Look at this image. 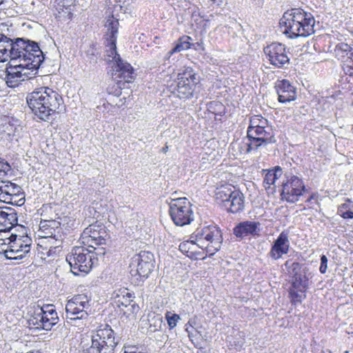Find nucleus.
<instances>
[{
  "label": "nucleus",
  "instance_id": "nucleus-46",
  "mask_svg": "<svg viewBox=\"0 0 353 353\" xmlns=\"http://www.w3.org/2000/svg\"><path fill=\"white\" fill-rule=\"evenodd\" d=\"M327 269V258L325 255L321 256V265L319 271L321 274H325Z\"/></svg>",
  "mask_w": 353,
  "mask_h": 353
},
{
  "label": "nucleus",
  "instance_id": "nucleus-45",
  "mask_svg": "<svg viewBox=\"0 0 353 353\" xmlns=\"http://www.w3.org/2000/svg\"><path fill=\"white\" fill-rule=\"evenodd\" d=\"M117 300H116V303L119 307L124 306L127 307L128 305H130L131 301V294L128 292L125 293V295H123L122 296H120L119 295L117 296Z\"/></svg>",
  "mask_w": 353,
  "mask_h": 353
},
{
  "label": "nucleus",
  "instance_id": "nucleus-33",
  "mask_svg": "<svg viewBox=\"0 0 353 353\" xmlns=\"http://www.w3.org/2000/svg\"><path fill=\"white\" fill-rule=\"evenodd\" d=\"M57 10L59 14L63 12L62 17L70 19L72 15L71 6H73V0H55Z\"/></svg>",
  "mask_w": 353,
  "mask_h": 353
},
{
  "label": "nucleus",
  "instance_id": "nucleus-10",
  "mask_svg": "<svg viewBox=\"0 0 353 353\" xmlns=\"http://www.w3.org/2000/svg\"><path fill=\"white\" fill-rule=\"evenodd\" d=\"M199 81L198 74L192 68L185 67L181 72L178 74L177 82L173 93L180 99H189L192 97Z\"/></svg>",
  "mask_w": 353,
  "mask_h": 353
},
{
  "label": "nucleus",
  "instance_id": "nucleus-19",
  "mask_svg": "<svg viewBox=\"0 0 353 353\" xmlns=\"http://www.w3.org/2000/svg\"><path fill=\"white\" fill-rule=\"evenodd\" d=\"M10 252L9 257L10 259H19L25 256L30 250L31 240L27 236H19L12 234L10 235Z\"/></svg>",
  "mask_w": 353,
  "mask_h": 353
},
{
  "label": "nucleus",
  "instance_id": "nucleus-40",
  "mask_svg": "<svg viewBox=\"0 0 353 353\" xmlns=\"http://www.w3.org/2000/svg\"><path fill=\"white\" fill-rule=\"evenodd\" d=\"M87 61L90 63L94 64L97 62L99 57V50L94 46H90L85 52Z\"/></svg>",
  "mask_w": 353,
  "mask_h": 353
},
{
  "label": "nucleus",
  "instance_id": "nucleus-34",
  "mask_svg": "<svg viewBox=\"0 0 353 353\" xmlns=\"http://www.w3.org/2000/svg\"><path fill=\"white\" fill-rule=\"evenodd\" d=\"M282 169L277 166L274 170H269L265 175L263 184L265 188H270L271 185H274L276 181L281 177Z\"/></svg>",
  "mask_w": 353,
  "mask_h": 353
},
{
  "label": "nucleus",
  "instance_id": "nucleus-2",
  "mask_svg": "<svg viewBox=\"0 0 353 353\" xmlns=\"http://www.w3.org/2000/svg\"><path fill=\"white\" fill-rule=\"evenodd\" d=\"M12 61H18L19 63L27 65L30 70L37 72L44 60V54L38 43L23 38L14 40L12 49Z\"/></svg>",
  "mask_w": 353,
  "mask_h": 353
},
{
  "label": "nucleus",
  "instance_id": "nucleus-14",
  "mask_svg": "<svg viewBox=\"0 0 353 353\" xmlns=\"http://www.w3.org/2000/svg\"><path fill=\"white\" fill-rule=\"evenodd\" d=\"M119 25L118 19H115L113 16H109L106 18L105 27L107 29L106 47L108 48L105 50V56L107 57L105 59L107 61L114 62V63L117 61L121 59L119 54L117 52L116 46Z\"/></svg>",
  "mask_w": 353,
  "mask_h": 353
},
{
  "label": "nucleus",
  "instance_id": "nucleus-20",
  "mask_svg": "<svg viewBox=\"0 0 353 353\" xmlns=\"http://www.w3.org/2000/svg\"><path fill=\"white\" fill-rule=\"evenodd\" d=\"M112 68V77L117 81V85L120 89L122 85L131 82L134 79V70L130 63L120 59L114 63Z\"/></svg>",
  "mask_w": 353,
  "mask_h": 353
},
{
  "label": "nucleus",
  "instance_id": "nucleus-21",
  "mask_svg": "<svg viewBox=\"0 0 353 353\" xmlns=\"http://www.w3.org/2000/svg\"><path fill=\"white\" fill-rule=\"evenodd\" d=\"M290 249V241L288 234L282 232L277 239L273 242L268 255L274 260H278L283 254L288 253Z\"/></svg>",
  "mask_w": 353,
  "mask_h": 353
},
{
  "label": "nucleus",
  "instance_id": "nucleus-15",
  "mask_svg": "<svg viewBox=\"0 0 353 353\" xmlns=\"http://www.w3.org/2000/svg\"><path fill=\"white\" fill-rule=\"evenodd\" d=\"M37 73L36 71L28 68L26 64L19 63L15 65H10L6 68L4 79L8 87L15 88L21 82L34 77Z\"/></svg>",
  "mask_w": 353,
  "mask_h": 353
},
{
  "label": "nucleus",
  "instance_id": "nucleus-1",
  "mask_svg": "<svg viewBox=\"0 0 353 353\" xmlns=\"http://www.w3.org/2000/svg\"><path fill=\"white\" fill-rule=\"evenodd\" d=\"M27 103L34 114L45 121L58 112L63 100L61 94L48 87H42L28 94Z\"/></svg>",
  "mask_w": 353,
  "mask_h": 353
},
{
  "label": "nucleus",
  "instance_id": "nucleus-28",
  "mask_svg": "<svg viewBox=\"0 0 353 353\" xmlns=\"http://www.w3.org/2000/svg\"><path fill=\"white\" fill-rule=\"evenodd\" d=\"M14 41L6 35L0 33V62H6L8 60L12 61V49Z\"/></svg>",
  "mask_w": 353,
  "mask_h": 353
},
{
  "label": "nucleus",
  "instance_id": "nucleus-36",
  "mask_svg": "<svg viewBox=\"0 0 353 353\" xmlns=\"http://www.w3.org/2000/svg\"><path fill=\"white\" fill-rule=\"evenodd\" d=\"M191 38L190 37H182L179 40V42L176 44L174 48L168 52V57L175 52H179L182 50H185L191 47V43L189 40Z\"/></svg>",
  "mask_w": 353,
  "mask_h": 353
},
{
  "label": "nucleus",
  "instance_id": "nucleus-27",
  "mask_svg": "<svg viewBox=\"0 0 353 353\" xmlns=\"http://www.w3.org/2000/svg\"><path fill=\"white\" fill-rule=\"evenodd\" d=\"M260 223L255 221H243L239 223L233 230L236 236L243 238L248 235H255L259 232Z\"/></svg>",
  "mask_w": 353,
  "mask_h": 353
},
{
  "label": "nucleus",
  "instance_id": "nucleus-18",
  "mask_svg": "<svg viewBox=\"0 0 353 353\" xmlns=\"http://www.w3.org/2000/svg\"><path fill=\"white\" fill-rule=\"evenodd\" d=\"M106 236L105 230L98 225H90L81 234L82 243L88 244L93 250L101 252V248H96L94 245L104 244Z\"/></svg>",
  "mask_w": 353,
  "mask_h": 353
},
{
  "label": "nucleus",
  "instance_id": "nucleus-24",
  "mask_svg": "<svg viewBox=\"0 0 353 353\" xmlns=\"http://www.w3.org/2000/svg\"><path fill=\"white\" fill-rule=\"evenodd\" d=\"M279 101L283 103L295 100L296 92L295 88L288 80L279 81L276 85Z\"/></svg>",
  "mask_w": 353,
  "mask_h": 353
},
{
  "label": "nucleus",
  "instance_id": "nucleus-3",
  "mask_svg": "<svg viewBox=\"0 0 353 353\" xmlns=\"http://www.w3.org/2000/svg\"><path fill=\"white\" fill-rule=\"evenodd\" d=\"M119 342L112 327L105 325L98 329L90 337V341L82 339L81 346L84 353H114Z\"/></svg>",
  "mask_w": 353,
  "mask_h": 353
},
{
  "label": "nucleus",
  "instance_id": "nucleus-38",
  "mask_svg": "<svg viewBox=\"0 0 353 353\" xmlns=\"http://www.w3.org/2000/svg\"><path fill=\"white\" fill-rule=\"evenodd\" d=\"M259 126L268 128V120L260 115H254L250 118L248 128H256Z\"/></svg>",
  "mask_w": 353,
  "mask_h": 353
},
{
  "label": "nucleus",
  "instance_id": "nucleus-30",
  "mask_svg": "<svg viewBox=\"0 0 353 353\" xmlns=\"http://www.w3.org/2000/svg\"><path fill=\"white\" fill-rule=\"evenodd\" d=\"M302 20L299 21L300 37H307L314 32V26L315 20L313 15L310 12H307L302 9Z\"/></svg>",
  "mask_w": 353,
  "mask_h": 353
},
{
  "label": "nucleus",
  "instance_id": "nucleus-39",
  "mask_svg": "<svg viewBox=\"0 0 353 353\" xmlns=\"http://www.w3.org/2000/svg\"><path fill=\"white\" fill-rule=\"evenodd\" d=\"M11 240H10V236H5L4 238H0V254H3L5 256L10 259L9 257L10 254V243Z\"/></svg>",
  "mask_w": 353,
  "mask_h": 353
},
{
  "label": "nucleus",
  "instance_id": "nucleus-9",
  "mask_svg": "<svg viewBox=\"0 0 353 353\" xmlns=\"http://www.w3.org/2000/svg\"><path fill=\"white\" fill-rule=\"evenodd\" d=\"M191 203L185 197L172 199L170 203V216L176 225L190 224L194 219Z\"/></svg>",
  "mask_w": 353,
  "mask_h": 353
},
{
  "label": "nucleus",
  "instance_id": "nucleus-41",
  "mask_svg": "<svg viewBox=\"0 0 353 353\" xmlns=\"http://www.w3.org/2000/svg\"><path fill=\"white\" fill-rule=\"evenodd\" d=\"M304 292H301L297 289H294L293 287L290 289L289 294L291 298V301L293 304L297 303H301L303 298L305 297Z\"/></svg>",
  "mask_w": 353,
  "mask_h": 353
},
{
  "label": "nucleus",
  "instance_id": "nucleus-12",
  "mask_svg": "<svg viewBox=\"0 0 353 353\" xmlns=\"http://www.w3.org/2000/svg\"><path fill=\"white\" fill-rule=\"evenodd\" d=\"M195 240L198 243L205 245L207 251L216 252L221 248L222 236L221 231L214 225L197 229L194 232Z\"/></svg>",
  "mask_w": 353,
  "mask_h": 353
},
{
  "label": "nucleus",
  "instance_id": "nucleus-11",
  "mask_svg": "<svg viewBox=\"0 0 353 353\" xmlns=\"http://www.w3.org/2000/svg\"><path fill=\"white\" fill-rule=\"evenodd\" d=\"M90 301V298L85 294L74 296L66 303V318L72 321L87 319L91 310Z\"/></svg>",
  "mask_w": 353,
  "mask_h": 353
},
{
  "label": "nucleus",
  "instance_id": "nucleus-4",
  "mask_svg": "<svg viewBox=\"0 0 353 353\" xmlns=\"http://www.w3.org/2000/svg\"><path fill=\"white\" fill-rule=\"evenodd\" d=\"M119 342L112 327L105 325L98 329L90 337V341L82 339L81 346L84 353H114Z\"/></svg>",
  "mask_w": 353,
  "mask_h": 353
},
{
  "label": "nucleus",
  "instance_id": "nucleus-43",
  "mask_svg": "<svg viewBox=\"0 0 353 353\" xmlns=\"http://www.w3.org/2000/svg\"><path fill=\"white\" fill-rule=\"evenodd\" d=\"M165 318L170 329L176 327L177 322L180 320L179 315L168 311L165 313Z\"/></svg>",
  "mask_w": 353,
  "mask_h": 353
},
{
  "label": "nucleus",
  "instance_id": "nucleus-7",
  "mask_svg": "<svg viewBox=\"0 0 353 353\" xmlns=\"http://www.w3.org/2000/svg\"><path fill=\"white\" fill-rule=\"evenodd\" d=\"M154 263V259L152 252L141 251L131 259L130 274L136 282L143 281L152 272Z\"/></svg>",
  "mask_w": 353,
  "mask_h": 353
},
{
  "label": "nucleus",
  "instance_id": "nucleus-53",
  "mask_svg": "<svg viewBox=\"0 0 353 353\" xmlns=\"http://www.w3.org/2000/svg\"><path fill=\"white\" fill-rule=\"evenodd\" d=\"M46 318L50 319V316L48 315V316H46Z\"/></svg>",
  "mask_w": 353,
  "mask_h": 353
},
{
  "label": "nucleus",
  "instance_id": "nucleus-54",
  "mask_svg": "<svg viewBox=\"0 0 353 353\" xmlns=\"http://www.w3.org/2000/svg\"><path fill=\"white\" fill-rule=\"evenodd\" d=\"M2 2H3V1H2V0H0V5L1 4V3H2Z\"/></svg>",
  "mask_w": 353,
  "mask_h": 353
},
{
  "label": "nucleus",
  "instance_id": "nucleus-48",
  "mask_svg": "<svg viewBox=\"0 0 353 353\" xmlns=\"http://www.w3.org/2000/svg\"><path fill=\"white\" fill-rule=\"evenodd\" d=\"M347 203H343L339 207L338 212L350 210L351 209L352 207L351 204L352 201L349 199H347Z\"/></svg>",
  "mask_w": 353,
  "mask_h": 353
},
{
  "label": "nucleus",
  "instance_id": "nucleus-52",
  "mask_svg": "<svg viewBox=\"0 0 353 353\" xmlns=\"http://www.w3.org/2000/svg\"><path fill=\"white\" fill-rule=\"evenodd\" d=\"M312 199H313V196H310V197L307 200V201H312Z\"/></svg>",
  "mask_w": 353,
  "mask_h": 353
},
{
  "label": "nucleus",
  "instance_id": "nucleus-47",
  "mask_svg": "<svg viewBox=\"0 0 353 353\" xmlns=\"http://www.w3.org/2000/svg\"><path fill=\"white\" fill-rule=\"evenodd\" d=\"M10 170V165L8 163L0 162V176H5Z\"/></svg>",
  "mask_w": 353,
  "mask_h": 353
},
{
  "label": "nucleus",
  "instance_id": "nucleus-51",
  "mask_svg": "<svg viewBox=\"0 0 353 353\" xmlns=\"http://www.w3.org/2000/svg\"><path fill=\"white\" fill-rule=\"evenodd\" d=\"M167 149H168V147L163 148L162 149V151H163V152H166Z\"/></svg>",
  "mask_w": 353,
  "mask_h": 353
},
{
  "label": "nucleus",
  "instance_id": "nucleus-44",
  "mask_svg": "<svg viewBox=\"0 0 353 353\" xmlns=\"http://www.w3.org/2000/svg\"><path fill=\"white\" fill-rule=\"evenodd\" d=\"M8 181H0V201L8 203Z\"/></svg>",
  "mask_w": 353,
  "mask_h": 353
},
{
  "label": "nucleus",
  "instance_id": "nucleus-17",
  "mask_svg": "<svg viewBox=\"0 0 353 353\" xmlns=\"http://www.w3.org/2000/svg\"><path fill=\"white\" fill-rule=\"evenodd\" d=\"M264 52L268 61L274 66L282 68L289 64L290 57L285 45L280 43H273L264 48Z\"/></svg>",
  "mask_w": 353,
  "mask_h": 353
},
{
  "label": "nucleus",
  "instance_id": "nucleus-42",
  "mask_svg": "<svg viewBox=\"0 0 353 353\" xmlns=\"http://www.w3.org/2000/svg\"><path fill=\"white\" fill-rule=\"evenodd\" d=\"M336 48L338 51L345 53V56L347 57L346 61L353 60V49L348 44L341 43L339 44Z\"/></svg>",
  "mask_w": 353,
  "mask_h": 353
},
{
  "label": "nucleus",
  "instance_id": "nucleus-49",
  "mask_svg": "<svg viewBox=\"0 0 353 353\" xmlns=\"http://www.w3.org/2000/svg\"><path fill=\"white\" fill-rule=\"evenodd\" d=\"M344 219H352L353 212L350 210L338 212Z\"/></svg>",
  "mask_w": 353,
  "mask_h": 353
},
{
  "label": "nucleus",
  "instance_id": "nucleus-26",
  "mask_svg": "<svg viewBox=\"0 0 353 353\" xmlns=\"http://www.w3.org/2000/svg\"><path fill=\"white\" fill-rule=\"evenodd\" d=\"M8 203L13 205L21 206L25 203V196L23 190L19 185L8 181Z\"/></svg>",
  "mask_w": 353,
  "mask_h": 353
},
{
  "label": "nucleus",
  "instance_id": "nucleus-50",
  "mask_svg": "<svg viewBox=\"0 0 353 353\" xmlns=\"http://www.w3.org/2000/svg\"><path fill=\"white\" fill-rule=\"evenodd\" d=\"M124 353H143L140 351H137V350H125L124 352Z\"/></svg>",
  "mask_w": 353,
  "mask_h": 353
},
{
  "label": "nucleus",
  "instance_id": "nucleus-31",
  "mask_svg": "<svg viewBox=\"0 0 353 353\" xmlns=\"http://www.w3.org/2000/svg\"><path fill=\"white\" fill-rule=\"evenodd\" d=\"M245 197L240 191H234V194L230 201L226 203L225 208L231 213H238L244 209Z\"/></svg>",
  "mask_w": 353,
  "mask_h": 353
},
{
  "label": "nucleus",
  "instance_id": "nucleus-13",
  "mask_svg": "<svg viewBox=\"0 0 353 353\" xmlns=\"http://www.w3.org/2000/svg\"><path fill=\"white\" fill-rule=\"evenodd\" d=\"M302 9L293 8L284 12L280 19L281 28L283 32L290 39L300 37L299 21L302 20Z\"/></svg>",
  "mask_w": 353,
  "mask_h": 353
},
{
  "label": "nucleus",
  "instance_id": "nucleus-23",
  "mask_svg": "<svg viewBox=\"0 0 353 353\" xmlns=\"http://www.w3.org/2000/svg\"><path fill=\"white\" fill-rule=\"evenodd\" d=\"M18 223L14 209L8 207L0 208V232H9Z\"/></svg>",
  "mask_w": 353,
  "mask_h": 353
},
{
  "label": "nucleus",
  "instance_id": "nucleus-25",
  "mask_svg": "<svg viewBox=\"0 0 353 353\" xmlns=\"http://www.w3.org/2000/svg\"><path fill=\"white\" fill-rule=\"evenodd\" d=\"M234 186L231 184L225 183L217 187L215 190V199L218 203L222 204L225 208L226 203L230 201L234 191H239Z\"/></svg>",
  "mask_w": 353,
  "mask_h": 353
},
{
  "label": "nucleus",
  "instance_id": "nucleus-35",
  "mask_svg": "<svg viewBox=\"0 0 353 353\" xmlns=\"http://www.w3.org/2000/svg\"><path fill=\"white\" fill-rule=\"evenodd\" d=\"M308 276L305 272L302 274V272L298 276H295L292 280V286L294 289H297L301 292H304L305 289L309 285Z\"/></svg>",
  "mask_w": 353,
  "mask_h": 353
},
{
  "label": "nucleus",
  "instance_id": "nucleus-29",
  "mask_svg": "<svg viewBox=\"0 0 353 353\" xmlns=\"http://www.w3.org/2000/svg\"><path fill=\"white\" fill-rule=\"evenodd\" d=\"M205 245H201L193 240L181 242L179 246V250L190 259H197L201 256L199 249H204Z\"/></svg>",
  "mask_w": 353,
  "mask_h": 353
},
{
  "label": "nucleus",
  "instance_id": "nucleus-22",
  "mask_svg": "<svg viewBox=\"0 0 353 353\" xmlns=\"http://www.w3.org/2000/svg\"><path fill=\"white\" fill-rule=\"evenodd\" d=\"M12 122L9 118H6L3 120L0 124V134L2 136L1 138L6 139L9 141L16 140L20 137V134L22 130V127L20 125H17V121L12 119Z\"/></svg>",
  "mask_w": 353,
  "mask_h": 353
},
{
  "label": "nucleus",
  "instance_id": "nucleus-16",
  "mask_svg": "<svg viewBox=\"0 0 353 353\" xmlns=\"http://www.w3.org/2000/svg\"><path fill=\"white\" fill-rule=\"evenodd\" d=\"M286 178L282 185L281 199L293 203L299 201L305 191V186L302 179L296 176L288 175Z\"/></svg>",
  "mask_w": 353,
  "mask_h": 353
},
{
  "label": "nucleus",
  "instance_id": "nucleus-6",
  "mask_svg": "<svg viewBox=\"0 0 353 353\" xmlns=\"http://www.w3.org/2000/svg\"><path fill=\"white\" fill-rule=\"evenodd\" d=\"M247 134L248 142L235 141L231 144L233 148H239L240 154L249 153L253 150H257L263 145H265L276 141L272 130L269 127L259 126L256 128H248Z\"/></svg>",
  "mask_w": 353,
  "mask_h": 353
},
{
  "label": "nucleus",
  "instance_id": "nucleus-37",
  "mask_svg": "<svg viewBox=\"0 0 353 353\" xmlns=\"http://www.w3.org/2000/svg\"><path fill=\"white\" fill-rule=\"evenodd\" d=\"M284 265L288 274H290L293 279L300 274L302 272L301 265L298 262L293 261L292 260L287 261Z\"/></svg>",
  "mask_w": 353,
  "mask_h": 353
},
{
  "label": "nucleus",
  "instance_id": "nucleus-5",
  "mask_svg": "<svg viewBox=\"0 0 353 353\" xmlns=\"http://www.w3.org/2000/svg\"><path fill=\"white\" fill-rule=\"evenodd\" d=\"M104 254V252H94L85 247L77 246L73 248L71 252L66 256V261L71 267V271L75 275L79 272L88 273L92 268L97 256Z\"/></svg>",
  "mask_w": 353,
  "mask_h": 353
},
{
  "label": "nucleus",
  "instance_id": "nucleus-8",
  "mask_svg": "<svg viewBox=\"0 0 353 353\" xmlns=\"http://www.w3.org/2000/svg\"><path fill=\"white\" fill-rule=\"evenodd\" d=\"M30 312L29 325H34L37 329L50 330L52 326L59 322L57 312L53 305H46L42 307L37 305Z\"/></svg>",
  "mask_w": 353,
  "mask_h": 353
},
{
  "label": "nucleus",
  "instance_id": "nucleus-32",
  "mask_svg": "<svg viewBox=\"0 0 353 353\" xmlns=\"http://www.w3.org/2000/svg\"><path fill=\"white\" fill-rule=\"evenodd\" d=\"M60 223L54 219L41 220L39 223L41 232L43 234V237L55 236L57 230L59 229Z\"/></svg>",
  "mask_w": 353,
  "mask_h": 353
}]
</instances>
